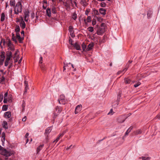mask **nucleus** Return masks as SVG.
I'll return each instance as SVG.
<instances>
[{
    "label": "nucleus",
    "mask_w": 160,
    "mask_h": 160,
    "mask_svg": "<svg viewBox=\"0 0 160 160\" xmlns=\"http://www.w3.org/2000/svg\"><path fill=\"white\" fill-rule=\"evenodd\" d=\"M5 15L4 13H2L1 14V21L2 22L5 19Z\"/></svg>",
    "instance_id": "23"
},
{
    "label": "nucleus",
    "mask_w": 160,
    "mask_h": 160,
    "mask_svg": "<svg viewBox=\"0 0 160 160\" xmlns=\"http://www.w3.org/2000/svg\"><path fill=\"white\" fill-rule=\"evenodd\" d=\"M82 108L81 105H78L76 108L75 113V114L78 113L81 110Z\"/></svg>",
    "instance_id": "9"
},
{
    "label": "nucleus",
    "mask_w": 160,
    "mask_h": 160,
    "mask_svg": "<svg viewBox=\"0 0 160 160\" xmlns=\"http://www.w3.org/2000/svg\"><path fill=\"white\" fill-rule=\"evenodd\" d=\"M42 57H40V58L39 63L41 64L42 63Z\"/></svg>",
    "instance_id": "50"
},
{
    "label": "nucleus",
    "mask_w": 160,
    "mask_h": 160,
    "mask_svg": "<svg viewBox=\"0 0 160 160\" xmlns=\"http://www.w3.org/2000/svg\"><path fill=\"white\" fill-rule=\"evenodd\" d=\"M105 31V24L102 23L99 28L98 29L97 33L98 35H101Z\"/></svg>",
    "instance_id": "2"
},
{
    "label": "nucleus",
    "mask_w": 160,
    "mask_h": 160,
    "mask_svg": "<svg viewBox=\"0 0 160 160\" xmlns=\"http://www.w3.org/2000/svg\"><path fill=\"white\" fill-rule=\"evenodd\" d=\"M15 1L14 0H11L10 1V5L11 6H14L15 5Z\"/></svg>",
    "instance_id": "29"
},
{
    "label": "nucleus",
    "mask_w": 160,
    "mask_h": 160,
    "mask_svg": "<svg viewBox=\"0 0 160 160\" xmlns=\"http://www.w3.org/2000/svg\"><path fill=\"white\" fill-rule=\"evenodd\" d=\"M131 115V113H129L128 114L127 116L126 117H124V116H122V117H119L118 118V120L119 122L120 123H122L125 120V119L127 118L129 116Z\"/></svg>",
    "instance_id": "4"
},
{
    "label": "nucleus",
    "mask_w": 160,
    "mask_h": 160,
    "mask_svg": "<svg viewBox=\"0 0 160 160\" xmlns=\"http://www.w3.org/2000/svg\"><path fill=\"white\" fill-rule=\"evenodd\" d=\"M8 92H6L5 94H4V98H7V97L8 96Z\"/></svg>",
    "instance_id": "59"
},
{
    "label": "nucleus",
    "mask_w": 160,
    "mask_h": 160,
    "mask_svg": "<svg viewBox=\"0 0 160 160\" xmlns=\"http://www.w3.org/2000/svg\"><path fill=\"white\" fill-rule=\"evenodd\" d=\"M118 104V102L117 101H116L113 103V104L112 105V106H114L116 107Z\"/></svg>",
    "instance_id": "35"
},
{
    "label": "nucleus",
    "mask_w": 160,
    "mask_h": 160,
    "mask_svg": "<svg viewBox=\"0 0 160 160\" xmlns=\"http://www.w3.org/2000/svg\"><path fill=\"white\" fill-rule=\"evenodd\" d=\"M11 58V57H10L7 56V58H6V61H9L10 60V58Z\"/></svg>",
    "instance_id": "55"
},
{
    "label": "nucleus",
    "mask_w": 160,
    "mask_h": 160,
    "mask_svg": "<svg viewBox=\"0 0 160 160\" xmlns=\"http://www.w3.org/2000/svg\"><path fill=\"white\" fill-rule=\"evenodd\" d=\"M8 61H6L5 62L4 65L5 66H7L8 64Z\"/></svg>",
    "instance_id": "54"
},
{
    "label": "nucleus",
    "mask_w": 160,
    "mask_h": 160,
    "mask_svg": "<svg viewBox=\"0 0 160 160\" xmlns=\"http://www.w3.org/2000/svg\"><path fill=\"white\" fill-rule=\"evenodd\" d=\"M87 21V22H90L91 21V17L90 16H89L88 17Z\"/></svg>",
    "instance_id": "39"
},
{
    "label": "nucleus",
    "mask_w": 160,
    "mask_h": 160,
    "mask_svg": "<svg viewBox=\"0 0 160 160\" xmlns=\"http://www.w3.org/2000/svg\"><path fill=\"white\" fill-rule=\"evenodd\" d=\"M3 102L4 103H6L7 102V98H4V100H3Z\"/></svg>",
    "instance_id": "57"
},
{
    "label": "nucleus",
    "mask_w": 160,
    "mask_h": 160,
    "mask_svg": "<svg viewBox=\"0 0 160 160\" xmlns=\"http://www.w3.org/2000/svg\"><path fill=\"white\" fill-rule=\"evenodd\" d=\"M96 18H97V20L100 22H101L103 21V19L101 18L100 17H96Z\"/></svg>",
    "instance_id": "34"
},
{
    "label": "nucleus",
    "mask_w": 160,
    "mask_h": 160,
    "mask_svg": "<svg viewBox=\"0 0 160 160\" xmlns=\"http://www.w3.org/2000/svg\"><path fill=\"white\" fill-rule=\"evenodd\" d=\"M94 14L97 15H98L99 14V12L97 10H95L94 11Z\"/></svg>",
    "instance_id": "47"
},
{
    "label": "nucleus",
    "mask_w": 160,
    "mask_h": 160,
    "mask_svg": "<svg viewBox=\"0 0 160 160\" xmlns=\"http://www.w3.org/2000/svg\"><path fill=\"white\" fill-rule=\"evenodd\" d=\"M5 53L4 52H2V54L1 55V57L2 58H3L2 59H4V58H5V56L4 55Z\"/></svg>",
    "instance_id": "40"
},
{
    "label": "nucleus",
    "mask_w": 160,
    "mask_h": 160,
    "mask_svg": "<svg viewBox=\"0 0 160 160\" xmlns=\"http://www.w3.org/2000/svg\"><path fill=\"white\" fill-rule=\"evenodd\" d=\"M8 47L11 48V50H14V49L12 48V44L11 41L10 40H9L8 41Z\"/></svg>",
    "instance_id": "15"
},
{
    "label": "nucleus",
    "mask_w": 160,
    "mask_h": 160,
    "mask_svg": "<svg viewBox=\"0 0 160 160\" xmlns=\"http://www.w3.org/2000/svg\"><path fill=\"white\" fill-rule=\"evenodd\" d=\"M18 50H17L14 53V55L15 56L16 55L18 54Z\"/></svg>",
    "instance_id": "63"
},
{
    "label": "nucleus",
    "mask_w": 160,
    "mask_h": 160,
    "mask_svg": "<svg viewBox=\"0 0 160 160\" xmlns=\"http://www.w3.org/2000/svg\"><path fill=\"white\" fill-rule=\"evenodd\" d=\"M40 66L42 70H44V66L43 65H41Z\"/></svg>",
    "instance_id": "60"
},
{
    "label": "nucleus",
    "mask_w": 160,
    "mask_h": 160,
    "mask_svg": "<svg viewBox=\"0 0 160 160\" xmlns=\"http://www.w3.org/2000/svg\"><path fill=\"white\" fill-rule=\"evenodd\" d=\"M82 48L83 50H85V49L87 48V46L86 45H85V43L83 42L82 44Z\"/></svg>",
    "instance_id": "33"
},
{
    "label": "nucleus",
    "mask_w": 160,
    "mask_h": 160,
    "mask_svg": "<svg viewBox=\"0 0 160 160\" xmlns=\"http://www.w3.org/2000/svg\"><path fill=\"white\" fill-rule=\"evenodd\" d=\"M60 139L59 137H58L55 140V141H56V142H57Z\"/></svg>",
    "instance_id": "61"
},
{
    "label": "nucleus",
    "mask_w": 160,
    "mask_h": 160,
    "mask_svg": "<svg viewBox=\"0 0 160 160\" xmlns=\"http://www.w3.org/2000/svg\"><path fill=\"white\" fill-rule=\"evenodd\" d=\"M88 29L89 31L91 32H92L93 31V28L92 27H88Z\"/></svg>",
    "instance_id": "38"
},
{
    "label": "nucleus",
    "mask_w": 160,
    "mask_h": 160,
    "mask_svg": "<svg viewBox=\"0 0 160 160\" xmlns=\"http://www.w3.org/2000/svg\"><path fill=\"white\" fill-rule=\"evenodd\" d=\"M3 98V94H1L0 95V102H1L2 101Z\"/></svg>",
    "instance_id": "48"
},
{
    "label": "nucleus",
    "mask_w": 160,
    "mask_h": 160,
    "mask_svg": "<svg viewBox=\"0 0 160 160\" xmlns=\"http://www.w3.org/2000/svg\"><path fill=\"white\" fill-rule=\"evenodd\" d=\"M24 85L25 86V90L24 92V94H25L27 92V90L29 89L28 87V82L26 81H25L24 82Z\"/></svg>",
    "instance_id": "5"
},
{
    "label": "nucleus",
    "mask_w": 160,
    "mask_h": 160,
    "mask_svg": "<svg viewBox=\"0 0 160 160\" xmlns=\"http://www.w3.org/2000/svg\"><path fill=\"white\" fill-rule=\"evenodd\" d=\"M0 153L6 157L5 158V160L7 159L8 158L7 157L10 156L12 154V153L10 152L7 151L6 149H4L0 145Z\"/></svg>",
    "instance_id": "1"
},
{
    "label": "nucleus",
    "mask_w": 160,
    "mask_h": 160,
    "mask_svg": "<svg viewBox=\"0 0 160 160\" xmlns=\"http://www.w3.org/2000/svg\"><path fill=\"white\" fill-rule=\"evenodd\" d=\"M59 103L60 104H65L66 102V101L65 99L60 100L58 99Z\"/></svg>",
    "instance_id": "19"
},
{
    "label": "nucleus",
    "mask_w": 160,
    "mask_h": 160,
    "mask_svg": "<svg viewBox=\"0 0 160 160\" xmlns=\"http://www.w3.org/2000/svg\"><path fill=\"white\" fill-rule=\"evenodd\" d=\"M69 41L70 44H71V45H72V40L70 37H69Z\"/></svg>",
    "instance_id": "51"
},
{
    "label": "nucleus",
    "mask_w": 160,
    "mask_h": 160,
    "mask_svg": "<svg viewBox=\"0 0 160 160\" xmlns=\"http://www.w3.org/2000/svg\"><path fill=\"white\" fill-rule=\"evenodd\" d=\"M3 127L5 129H8V124L7 122H3Z\"/></svg>",
    "instance_id": "30"
},
{
    "label": "nucleus",
    "mask_w": 160,
    "mask_h": 160,
    "mask_svg": "<svg viewBox=\"0 0 160 160\" xmlns=\"http://www.w3.org/2000/svg\"><path fill=\"white\" fill-rule=\"evenodd\" d=\"M27 119L26 116H25L22 119V121L23 122H25L26 121Z\"/></svg>",
    "instance_id": "53"
},
{
    "label": "nucleus",
    "mask_w": 160,
    "mask_h": 160,
    "mask_svg": "<svg viewBox=\"0 0 160 160\" xmlns=\"http://www.w3.org/2000/svg\"><path fill=\"white\" fill-rule=\"evenodd\" d=\"M72 18L74 19H76L77 18V15L76 14L74 13L73 14Z\"/></svg>",
    "instance_id": "44"
},
{
    "label": "nucleus",
    "mask_w": 160,
    "mask_h": 160,
    "mask_svg": "<svg viewBox=\"0 0 160 160\" xmlns=\"http://www.w3.org/2000/svg\"><path fill=\"white\" fill-rule=\"evenodd\" d=\"M135 134L137 135L138 134H140L142 133V131L141 130H138L135 132Z\"/></svg>",
    "instance_id": "36"
},
{
    "label": "nucleus",
    "mask_w": 160,
    "mask_h": 160,
    "mask_svg": "<svg viewBox=\"0 0 160 160\" xmlns=\"http://www.w3.org/2000/svg\"><path fill=\"white\" fill-rule=\"evenodd\" d=\"M128 68H125L122 71H118L117 72V74L119 75L120 73H121L122 72H123V73H124L127 70Z\"/></svg>",
    "instance_id": "26"
},
{
    "label": "nucleus",
    "mask_w": 160,
    "mask_h": 160,
    "mask_svg": "<svg viewBox=\"0 0 160 160\" xmlns=\"http://www.w3.org/2000/svg\"><path fill=\"white\" fill-rule=\"evenodd\" d=\"M96 24V20L95 19H93L92 20V24L93 25H95Z\"/></svg>",
    "instance_id": "43"
},
{
    "label": "nucleus",
    "mask_w": 160,
    "mask_h": 160,
    "mask_svg": "<svg viewBox=\"0 0 160 160\" xmlns=\"http://www.w3.org/2000/svg\"><path fill=\"white\" fill-rule=\"evenodd\" d=\"M62 111V108L59 106H57L56 108V111L58 112V113H60Z\"/></svg>",
    "instance_id": "18"
},
{
    "label": "nucleus",
    "mask_w": 160,
    "mask_h": 160,
    "mask_svg": "<svg viewBox=\"0 0 160 160\" xmlns=\"http://www.w3.org/2000/svg\"><path fill=\"white\" fill-rule=\"evenodd\" d=\"M64 66H66V67H68V64H71V63L69 62L68 63H65V62H64Z\"/></svg>",
    "instance_id": "52"
},
{
    "label": "nucleus",
    "mask_w": 160,
    "mask_h": 160,
    "mask_svg": "<svg viewBox=\"0 0 160 160\" xmlns=\"http://www.w3.org/2000/svg\"><path fill=\"white\" fill-rule=\"evenodd\" d=\"M140 84H141V83L139 82H138L136 83L134 85V86L135 88H136V87H138V86L139 85H140Z\"/></svg>",
    "instance_id": "37"
},
{
    "label": "nucleus",
    "mask_w": 160,
    "mask_h": 160,
    "mask_svg": "<svg viewBox=\"0 0 160 160\" xmlns=\"http://www.w3.org/2000/svg\"><path fill=\"white\" fill-rule=\"evenodd\" d=\"M8 106L6 105H4L2 107V110L3 111H7L8 109Z\"/></svg>",
    "instance_id": "27"
},
{
    "label": "nucleus",
    "mask_w": 160,
    "mask_h": 160,
    "mask_svg": "<svg viewBox=\"0 0 160 160\" xmlns=\"http://www.w3.org/2000/svg\"><path fill=\"white\" fill-rule=\"evenodd\" d=\"M29 12L28 11H26L24 12V20L26 22L28 21V18L29 16Z\"/></svg>",
    "instance_id": "7"
},
{
    "label": "nucleus",
    "mask_w": 160,
    "mask_h": 160,
    "mask_svg": "<svg viewBox=\"0 0 160 160\" xmlns=\"http://www.w3.org/2000/svg\"><path fill=\"white\" fill-rule=\"evenodd\" d=\"M94 46V43H90L87 47V48H86L87 51H90L93 48Z\"/></svg>",
    "instance_id": "8"
},
{
    "label": "nucleus",
    "mask_w": 160,
    "mask_h": 160,
    "mask_svg": "<svg viewBox=\"0 0 160 160\" xmlns=\"http://www.w3.org/2000/svg\"><path fill=\"white\" fill-rule=\"evenodd\" d=\"M12 40L14 41L15 42V43H16L17 42V41L16 40L15 37H12Z\"/></svg>",
    "instance_id": "46"
},
{
    "label": "nucleus",
    "mask_w": 160,
    "mask_h": 160,
    "mask_svg": "<svg viewBox=\"0 0 160 160\" xmlns=\"http://www.w3.org/2000/svg\"><path fill=\"white\" fill-rule=\"evenodd\" d=\"M7 56L12 57V52H11L8 51L7 52Z\"/></svg>",
    "instance_id": "32"
},
{
    "label": "nucleus",
    "mask_w": 160,
    "mask_h": 160,
    "mask_svg": "<svg viewBox=\"0 0 160 160\" xmlns=\"http://www.w3.org/2000/svg\"><path fill=\"white\" fill-rule=\"evenodd\" d=\"M68 30L70 33L72 32H74V31L73 30V28L71 26H70L69 27Z\"/></svg>",
    "instance_id": "28"
},
{
    "label": "nucleus",
    "mask_w": 160,
    "mask_h": 160,
    "mask_svg": "<svg viewBox=\"0 0 160 160\" xmlns=\"http://www.w3.org/2000/svg\"><path fill=\"white\" fill-rule=\"evenodd\" d=\"M106 4L104 2H102L101 3V6L102 7H105Z\"/></svg>",
    "instance_id": "42"
},
{
    "label": "nucleus",
    "mask_w": 160,
    "mask_h": 160,
    "mask_svg": "<svg viewBox=\"0 0 160 160\" xmlns=\"http://www.w3.org/2000/svg\"><path fill=\"white\" fill-rule=\"evenodd\" d=\"M151 12L150 11H148V12L147 13V16L148 17V18H149L151 17Z\"/></svg>",
    "instance_id": "41"
},
{
    "label": "nucleus",
    "mask_w": 160,
    "mask_h": 160,
    "mask_svg": "<svg viewBox=\"0 0 160 160\" xmlns=\"http://www.w3.org/2000/svg\"><path fill=\"white\" fill-rule=\"evenodd\" d=\"M51 130H52L51 128L49 127L46 129L44 134L45 135L47 136V137H46V139H48V134H49L51 132Z\"/></svg>",
    "instance_id": "6"
},
{
    "label": "nucleus",
    "mask_w": 160,
    "mask_h": 160,
    "mask_svg": "<svg viewBox=\"0 0 160 160\" xmlns=\"http://www.w3.org/2000/svg\"><path fill=\"white\" fill-rule=\"evenodd\" d=\"M100 13L103 15H104L106 14V10L104 8H100L99 9Z\"/></svg>",
    "instance_id": "13"
},
{
    "label": "nucleus",
    "mask_w": 160,
    "mask_h": 160,
    "mask_svg": "<svg viewBox=\"0 0 160 160\" xmlns=\"http://www.w3.org/2000/svg\"><path fill=\"white\" fill-rule=\"evenodd\" d=\"M73 46L77 50H80V46L77 43L74 44Z\"/></svg>",
    "instance_id": "20"
},
{
    "label": "nucleus",
    "mask_w": 160,
    "mask_h": 160,
    "mask_svg": "<svg viewBox=\"0 0 160 160\" xmlns=\"http://www.w3.org/2000/svg\"><path fill=\"white\" fill-rule=\"evenodd\" d=\"M132 128L130 127L127 131L125 133V136L128 135V134L131 132V130L132 129Z\"/></svg>",
    "instance_id": "22"
},
{
    "label": "nucleus",
    "mask_w": 160,
    "mask_h": 160,
    "mask_svg": "<svg viewBox=\"0 0 160 160\" xmlns=\"http://www.w3.org/2000/svg\"><path fill=\"white\" fill-rule=\"evenodd\" d=\"M16 37L20 43H21L22 42V41L23 40V38L21 37L19 33H16Z\"/></svg>",
    "instance_id": "10"
},
{
    "label": "nucleus",
    "mask_w": 160,
    "mask_h": 160,
    "mask_svg": "<svg viewBox=\"0 0 160 160\" xmlns=\"http://www.w3.org/2000/svg\"><path fill=\"white\" fill-rule=\"evenodd\" d=\"M44 144H41L38 147L37 149V153H38L39 151L42 149V148L44 146Z\"/></svg>",
    "instance_id": "16"
},
{
    "label": "nucleus",
    "mask_w": 160,
    "mask_h": 160,
    "mask_svg": "<svg viewBox=\"0 0 160 160\" xmlns=\"http://www.w3.org/2000/svg\"><path fill=\"white\" fill-rule=\"evenodd\" d=\"M2 137L3 139H5V133L4 132L2 133Z\"/></svg>",
    "instance_id": "56"
},
{
    "label": "nucleus",
    "mask_w": 160,
    "mask_h": 160,
    "mask_svg": "<svg viewBox=\"0 0 160 160\" xmlns=\"http://www.w3.org/2000/svg\"><path fill=\"white\" fill-rule=\"evenodd\" d=\"M65 97L64 95H61L60 96V98L58 99L61 100L64 99Z\"/></svg>",
    "instance_id": "45"
},
{
    "label": "nucleus",
    "mask_w": 160,
    "mask_h": 160,
    "mask_svg": "<svg viewBox=\"0 0 160 160\" xmlns=\"http://www.w3.org/2000/svg\"><path fill=\"white\" fill-rule=\"evenodd\" d=\"M142 158V160H150L151 158L150 157H142L141 158Z\"/></svg>",
    "instance_id": "24"
},
{
    "label": "nucleus",
    "mask_w": 160,
    "mask_h": 160,
    "mask_svg": "<svg viewBox=\"0 0 160 160\" xmlns=\"http://www.w3.org/2000/svg\"><path fill=\"white\" fill-rule=\"evenodd\" d=\"M46 13L47 15L49 17H50L51 16V10L49 8H47L46 10Z\"/></svg>",
    "instance_id": "21"
},
{
    "label": "nucleus",
    "mask_w": 160,
    "mask_h": 160,
    "mask_svg": "<svg viewBox=\"0 0 160 160\" xmlns=\"http://www.w3.org/2000/svg\"><path fill=\"white\" fill-rule=\"evenodd\" d=\"M22 4L20 2H18L14 8V13L18 14L19 12H22Z\"/></svg>",
    "instance_id": "3"
},
{
    "label": "nucleus",
    "mask_w": 160,
    "mask_h": 160,
    "mask_svg": "<svg viewBox=\"0 0 160 160\" xmlns=\"http://www.w3.org/2000/svg\"><path fill=\"white\" fill-rule=\"evenodd\" d=\"M124 82L126 84H129L131 82V80L128 78H125L124 79Z\"/></svg>",
    "instance_id": "17"
},
{
    "label": "nucleus",
    "mask_w": 160,
    "mask_h": 160,
    "mask_svg": "<svg viewBox=\"0 0 160 160\" xmlns=\"http://www.w3.org/2000/svg\"><path fill=\"white\" fill-rule=\"evenodd\" d=\"M3 59H2V60H1V61H0V65H2L3 64Z\"/></svg>",
    "instance_id": "58"
},
{
    "label": "nucleus",
    "mask_w": 160,
    "mask_h": 160,
    "mask_svg": "<svg viewBox=\"0 0 160 160\" xmlns=\"http://www.w3.org/2000/svg\"><path fill=\"white\" fill-rule=\"evenodd\" d=\"M113 111L112 109H111L110 110V111H109V112L108 113V114H109L110 113H111Z\"/></svg>",
    "instance_id": "62"
},
{
    "label": "nucleus",
    "mask_w": 160,
    "mask_h": 160,
    "mask_svg": "<svg viewBox=\"0 0 160 160\" xmlns=\"http://www.w3.org/2000/svg\"><path fill=\"white\" fill-rule=\"evenodd\" d=\"M15 31L16 33H19V32L20 31V28L18 26H17L15 29Z\"/></svg>",
    "instance_id": "25"
},
{
    "label": "nucleus",
    "mask_w": 160,
    "mask_h": 160,
    "mask_svg": "<svg viewBox=\"0 0 160 160\" xmlns=\"http://www.w3.org/2000/svg\"><path fill=\"white\" fill-rule=\"evenodd\" d=\"M4 115L6 118H9L11 117V112H7L4 113Z\"/></svg>",
    "instance_id": "14"
},
{
    "label": "nucleus",
    "mask_w": 160,
    "mask_h": 160,
    "mask_svg": "<svg viewBox=\"0 0 160 160\" xmlns=\"http://www.w3.org/2000/svg\"><path fill=\"white\" fill-rule=\"evenodd\" d=\"M2 43L3 46L5 45V41L4 39H2L1 42H0V44L1 47H2V46L1 45V43Z\"/></svg>",
    "instance_id": "31"
},
{
    "label": "nucleus",
    "mask_w": 160,
    "mask_h": 160,
    "mask_svg": "<svg viewBox=\"0 0 160 160\" xmlns=\"http://www.w3.org/2000/svg\"><path fill=\"white\" fill-rule=\"evenodd\" d=\"M74 32H72L70 33V35L72 38H74L75 37V35Z\"/></svg>",
    "instance_id": "49"
},
{
    "label": "nucleus",
    "mask_w": 160,
    "mask_h": 160,
    "mask_svg": "<svg viewBox=\"0 0 160 160\" xmlns=\"http://www.w3.org/2000/svg\"><path fill=\"white\" fill-rule=\"evenodd\" d=\"M80 3L84 7L87 6L88 5V3L85 0H81L80 1Z\"/></svg>",
    "instance_id": "12"
},
{
    "label": "nucleus",
    "mask_w": 160,
    "mask_h": 160,
    "mask_svg": "<svg viewBox=\"0 0 160 160\" xmlns=\"http://www.w3.org/2000/svg\"><path fill=\"white\" fill-rule=\"evenodd\" d=\"M57 115L56 114V113H54V116H53V118L54 119H55V118H56V117H57Z\"/></svg>",
    "instance_id": "64"
},
{
    "label": "nucleus",
    "mask_w": 160,
    "mask_h": 160,
    "mask_svg": "<svg viewBox=\"0 0 160 160\" xmlns=\"http://www.w3.org/2000/svg\"><path fill=\"white\" fill-rule=\"evenodd\" d=\"M20 25L22 29H24L26 27V24L24 21H23V19H22V20L21 21Z\"/></svg>",
    "instance_id": "11"
}]
</instances>
